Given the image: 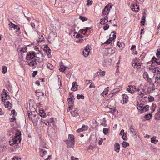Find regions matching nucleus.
<instances>
[{"mask_svg":"<svg viewBox=\"0 0 160 160\" xmlns=\"http://www.w3.org/2000/svg\"><path fill=\"white\" fill-rule=\"evenodd\" d=\"M21 135L20 132L19 131L17 132L15 136L11 138L9 141V144L10 145H13L14 144H17L19 143L21 141V139L20 136Z\"/></svg>","mask_w":160,"mask_h":160,"instance_id":"1","label":"nucleus"},{"mask_svg":"<svg viewBox=\"0 0 160 160\" xmlns=\"http://www.w3.org/2000/svg\"><path fill=\"white\" fill-rule=\"evenodd\" d=\"M40 58H39L36 57L33 60H29L27 61V62L28 63V65L31 67H35L36 66L38 62H42V61L43 60V59H42V60L41 61H40Z\"/></svg>","mask_w":160,"mask_h":160,"instance_id":"2","label":"nucleus"},{"mask_svg":"<svg viewBox=\"0 0 160 160\" xmlns=\"http://www.w3.org/2000/svg\"><path fill=\"white\" fill-rule=\"evenodd\" d=\"M36 55V54L35 52H33L32 53H28L26 58L27 61L29 60L30 61L31 60H33L36 57H38Z\"/></svg>","mask_w":160,"mask_h":160,"instance_id":"3","label":"nucleus"},{"mask_svg":"<svg viewBox=\"0 0 160 160\" xmlns=\"http://www.w3.org/2000/svg\"><path fill=\"white\" fill-rule=\"evenodd\" d=\"M111 8L112 7L111 6H109L108 5H106L102 11V15L103 16H107L109 13L110 8Z\"/></svg>","mask_w":160,"mask_h":160,"instance_id":"4","label":"nucleus"},{"mask_svg":"<svg viewBox=\"0 0 160 160\" xmlns=\"http://www.w3.org/2000/svg\"><path fill=\"white\" fill-rule=\"evenodd\" d=\"M39 119V115L38 114H32V117L30 120L33 123L37 124Z\"/></svg>","mask_w":160,"mask_h":160,"instance_id":"5","label":"nucleus"},{"mask_svg":"<svg viewBox=\"0 0 160 160\" xmlns=\"http://www.w3.org/2000/svg\"><path fill=\"white\" fill-rule=\"evenodd\" d=\"M113 34L112 36V37H111V34L110 35V37L108 39V40H107L105 42V44H110L111 42L113 40H114L115 38H116V36L115 35V32L113 31L112 32L111 34Z\"/></svg>","mask_w":160,"mask_h":160,"instance_id":"6","label":"nucleus"},{"mask_svg":"<svg viewBox=\"0 0 160 160\" xmlns=\"http://www.w3.org/2000/svg\"><path fill=\"white\" fill-rule=\"evenodd\" d=\"M106 109H108V111L111 113H113L115 110V107L114 106H112L111 105H108L105 107Z\"/></svg>","mask_w":160,"mask_h":160,"instance_id":"7","label":"nucleus"},{"mask_svg":"<svg viewBox=\"0 0 160 160\" xmlns=\"http://www.w3.org/2000/svg\"><path fill=\"white\" fill-rule=\"evenodd\" d=\"M64 142L67 145L68 148H73L74 147L75 141L69 142L68 140H65Z\"/></svg>","mask_w":160,"mask_h":160,"instance_id":"8","label":"nucleus"},{"mask_svg":"<svg viewBox=\"0 0 160 160\" xmlns=\"http://www.w3.org/2000/svg\"><path fill=\"white\" fill-rule=\"evenodd\" d=\"M127 90L131 93H133L136 91V88L135 86L129 85L127 88Z\"/></svg>","mask_w":160,"mask_h":160,"instance_id":"9","label":"nucleus"},{"mask_svg":"<svg viewBox=\"0 0 160 160\" xmlns=\"http://www.w3.org/2000/svg\"><path fill=\"white\" fill-rule=\"evenodd\" d=\"M8 25L10 28H13L15 30H17V32L20 29V28L18 26L15 25L11 22H10V23L8 24Z\"/></svg>","mask_w":160,"mask_h":160,"instance_id":"10","label":"nucleus"},{"mask_svg":"<svg viewBox=\"0 0 160 160\" xmlns=\"http://www.w3.org/2000/svg\"><path fill=\"white\" fill-rule=\"evenodd\" d=\"M157 84H158V82H157L156 81L154 82V83L152 85V87H149L148 88V91L150 92H152L155 90L156 88V85Z\"/></svg>","mask_w":160,"mask_h":160,"instance_id":"11","label":"nucleus"},{"mask_svg":"<svg viewBox=\"0 0 160 160\" xmlns=\"http://www.w3.org/2000/svg\"><path fill=\"white\" fill-rule=\"evenodd\" d=\"M141 63L140 62H137L136 61H134L132 62V65L134 68L136 69H139L141 68Z\"/></svg>","mask_w":160,"mask_h":160,"instance_id":"12","label":"nucleus"},{"mask_svg":"<svg viewBox=\"0 0 160 160\" xmlns=\"http://www.w3.org/2000/svg\"><path fill=\"white\" fill-rule=\"evenodd\" d=\"M4 105L6 108L8 110H10L12 107V104L9 101H7L4 102Z\"/></svg>","mask_w":160,"mask_h":160,"instance_id":"13","label":"nucleus"},{"mask_svg":"<svg viewBox=\"0 0 160 160\" xmlns=\"http://www.w3.org/2000/svg\"><path fill=\"white\" fill-rule=\"evenodd\" d=\"M114 150L117 152H119L120 151V145L118 143H115L114 145Z\"/></svg>","mask_w":160,"mask_h":160,"instance_id":"14","label":"nucleus"},{"mask_svg":"<svg viewBox=\"0 0 160 160\" xmlns=\"http://www.w3.org/2000/svg\"><path fill=\"white\" fill-rule=\"evenodd\" d=\"M104 16V18L101 19L100 22V23L102 25L104 24L105 23H107L108 21V18L107 17V16Z\"/></svg>","mask_w":160,"mask_h":160,"instance_id":"15","label":"nucleus"},{"mask_svg":"<svg viewBox=\"0 0 160 160\" xmlns=\"http://www.w3.org/2000/svg\"><path fill=\"white\" fill-rule=\"evenodd\" d=\"M107 51L108 52L107 53L110 55L113 54L115 52V49L111 48H107Z\"/></svg>","mask_w":160,"mask_h":160,"instance_id":"16","label":"nucleus"},{"mask_svg":"<svg viewBox=\"0 0 160 160\" xmlns=\"http://www.w3.org/2000/svg\"><path fill=\"white\" fill-rule=\"evenodd\" d=\"M77 82H74L72 83V86L71 88V90L72 91H75L77 89Z\"/></svg>","mask_w":160,"mask_h":160,"instance_id":"17","label":"nucleus"},{"mask_svg":"<svg viewBox=\"0 0 160 160\" xmlns=\"http://www.w3.org/2000/svg\"><path fill=\"white\" fill-rule=\"evenodd\" d=\"M70 113L73 117H76L78 115V111L76 109L72 111H70Z\"/></svg>","mask_w":160,"mask_h":160,"instance_id":"18","label":"nucleus"},{"mask_svg":"<svg viewBox=\"0 0 160 160\" xmlns=\"http://www.w3.org/2000/svg\"><path fill=\"white\" fill-rule=\"evenodd\" d=\"M137 108L138 110L142 111V112H144V108L143 104H138L137 105Z\"/></svg>","mask_w":160,"mask_h":160,"instance_id":"19","label":"nucleus"},{"mask_svg":"<svg viewBox=\"0 0 160 160\" xmlns=\"http://www.w3.org/2000/svg\"><path fill=\"white\" fill-rule=\"evenodd\" d=\"M109 90V88L108 87L105 88L103 92L101 94V95L102 96H103L104 95H107L108 94Z\"/></svg>","mask_w":160,"mask_h":160,"instance_id":"20","label":"nucleus"},{"mask_svg":"<svg viewBox=\"0 0 160 160\" xmlns=\"http://www.w3.org/2000/svg\"><path fill=\"white\" fill-rule=\"evenodd\" d=\"M69 142L75 141V138L74 135L72 134H69L68 138V139Z\"/></svg>","mask_w":160,"mask_h":160,"instance_id":"21","label":"nucleus"},{"mask_svg":"<svg viewBox=\"0 0 160 160\" xmlns=\"http://www.w3.org/2000/svg\"><path fill=\"white\" fill-rule=\"evenodd\" d=\"M123 103H126L128 101V97L126 94H123Z\"/></svg>","mask_w":160,"mask_h":160,"instance_id":"22","label":"nucleus"},{"mask_svg":"<svg viewBox=\"0 0 160 160\" xmlns=\"http://www.w3.org/2000/svg\"><path fill=\"white\" fill-rule=\"evenodd\" d=\"M73 99H74V97L73 96H72L68 99L69 104L73 105L74 102Z\"/></svg>","mask_w":160,"mask_h":160,"instance_id":"23","label":"nucleus"},{"mask_svg":"<svg viewBox=\"0 0 160 160\" xmlns=\"http://www.w3.org/2000/svg\"><path fill=\"white\" fill-rule=\"evenodd\" d=\"M43 50L45 51L47 54L48 57L49 58H50L51 57V55L50 54L51 50L50 48L44 49Z\"/></svg>","mask_w":160,"mask_h":160,"instance_id":"24","label":"nucleus"},{"mask_svg":"<svg viewBox=\"0 0 160 160\" xmlns=\"http://www.w3.org/2000/svg\"><path fill=\"white\" fill-rule=\"evenodd\" d=\"M129 132L132 134L136 135V131L132 126H131L129 128Z\"/></svg>","mask_w":160,"mask_h":160,"instance_id":"25","label":"nucleus"},{"mask_svg":"<svg viewBox=\"0 0 160 160\" xmlns=\"http://www.w3.org/2000/svg\"><path fill=\"white\" fill-rule=\"evenodd\" d=\"M56 36L57 35L56 34L55 32H52L50 33L49 37L50 38H52L56 37Z\"/></svg>","mask_w":160,"mask_h":160,"instance_id":"26","label":"nucleus"},{"mask_svg":"<svg viewBox=\"0 0 160 160\" xmlns=\"http://www.w3.org/2000/svg\"><path fill=\"white\" fill-rule=\"evenodd\" d=\"M39 115L41 117H44L46 116V113L44 112V111L42 110H39Z\"/></svg>","mask_w":160,"mask_h":160,"instance_id":"27","label":"nucleus"},{"mask_svg":"<svg viewBox=\"0 0 160 160\" xmlns=\"http://www.w3.org/2000/svg\"><path fill=\"white\" fill-rule=\"evenodd\" d=\"M117 45H118L120 48H123L125 46V44L123 43L120 42L119 41L117 42Z\"/></svg>","mask_w":160,"mask_h":160,"instance_id":"28","label":"nucleus"},{"mask_svg":"<svg viewBox=\"0 0 160 160\" xmlns=\"http://www.w3.org/2000/svg\"><path fill=\"white\" fill-rule=\"evenodd\" d=\"M156 137H153L151 138V142H152L153 143H156L158 142V141L156 139Z\"/></svg>","mask_w":160,"mask_h":160,"instance_id":"29","label":"nucleus"},{"mask_svg":"<svg viewBox=\"0 0 160 160\" xmlns=\"http://www.w3.org/2000/svg\"><path fill=\"white\" fill-rule=\"evenodd\" d=\"M67 68V67H65L63 65H61L59 68V70L61 72H63L66 70V68Z\"/></svg>","mask_w":160,"mask_h":160,"instance_id":"30","label":"nucleus"},{"mask_svg":"<svg viewBox=\"0 0 160 160\" xmlns=\"http://www.w3.org/2000/svg\"><path fill=\"white\" fill-rule=\"evenodd\" d=\"M47 120L50 125H51V124H53L54 122V120L53 118H51Z\"/></svg>","mask_w":160,"mask_h":160,"instance_id":"31","label":"nucleus"},{"mask_svg":"<svg viewBox=\"0 0 160 160\" xmlns=\"http://www.w3.org/2000/svg\"><path fill=\"white\" fill-rule=\"evenodd\" d=\"M146 17L144 16H143L141 20V25H144L145 23Z\"/></svg>","mask_w":160,"mask_h":160,"instance_id":"32","label":"nucleus"},{"mask_svg":"<svg viewBox=\"0 0 160 160\" xmlns=\"http://www.w3.org/2000/svg\"><path fill=\"white\" fill-rule=\"evenodd\" d=\"M155 117L156 118L159 119L160 118V109L159 111L155 114Z\"/></svg>","mask_w":160,"mask_h":160,"instance_id":"33","label":"nucleus"},{"mask_svg":"<svg viewBox=\"0 0 160 160\" xmlns=\"http://www.w3.org/2000/svg\"><path fill=\"white\" fill-rule=\"evenodd\" d=\"M40 146L41 147H42L44 148H47L46 143L45 142H42L40 143Z\"/></svg>","mask_w":160,"mask_h":160,"instance_id":"34","label":"nucleus"},{"mask_svg":"<svg viewBox=\"0 0 160 160\" xmlns=\"http://www.w3.org/2000/svg\"><path fill=\"white\" fill-rule=\"evenodd\" d=\"M122 146L124 148H126L129 146V144L126 142L124 141L122 143Z\"/></svg>","mask_w":160,"mask_h":160,"instance_id":"35","label":"nucleus"},{"mask_svg":"<svg viewBox=\"0 0 160 160\" xmlns=\"http://www.w3.org/2000/svg\"><path fill=\"white\" fill-rule=\"evenodd\" d=\"M7 71V67L5 66H3L2 67V72L3 74H5Z\"/></svg>","mask_w":160,"mask_h":160,"instance_id":"36","label":"nucleus"},{"mask_svg":"<svg viewBox=\"0 0 160 160\" xmlns=\"http://www.w3.org/2000/svg\"><path fill=\"white\" fill-rule=\"evenodd\" d=\"M81 128L83 130V131H85L88 129V126L83 125L82 126Z\"/></svg>","mask_w":160,"mask_h":160,"instance_id":"37","label":"nucleus"},{"mask_svg":"<svg viewBox=\"0 0 160 160\" xmlns=\"http://www.w3.org/2000/svg\"><path fill=\"white\" fill-rule=\"evenodd\" d=\"M79 18L83 22L88 20V18H86L85 17L81 16H79Z\"/></svg>","mask_w":160,"mask_h":160,"instance_id":"38","label":"nucleus"},{"mask_svg":"<svg viewBox=\"0 0 160 160\" xmlns=\"http://www.w3.org/2000/svg\"><path fill=\"white\" fill-rule=\"evenodd\" d=\"M152 114L149 113L146 115L145 116V118L147 119V120H148L152 118Z\"/></svg>","mask_w":160,"mask_h":160,"instance_id":"39","label":"nucleus"},{"mask_svg":"<svg viewBox=\"0 0 160 160\" xmlns=\"http://www.w3.org/2000/svg\"><path fill=\"white\" fill-rule=\"evenodd\" d=\"M115 90H112V91L108 95V97L109 98L112 97L114 94L116 93V92H114Z\"/></svg>","mask_w":160,"mask_h":160,"instance_id":"40","label":"nucleus"},{"mask_svg":"<svg viewBox=\"0 0 160 160\" xmlns=\"http://www.w3.org/2000/svg\"><path fill=\"white\" fill-rule=\"evenodd\" d=\"M73 36L74 38H79L80 37L81 35L78 34L77 32H74Z\"/></svg>","mask_w":160,"mask_h":160,"instance_id":"41","label":"nucleus"},{"mask_svg":"<svg viewBox=\"0 0 160 160\" xmlns=\"http://www.w3.org/2000/svg\"><path fill=\"white\" fill-rule=\"evenodd\" d=\"M44 38L42 35L41 36H40V37L38 38V40H37V42H42L43 41Z\"/></svg>","mask_w":160,"mask_h":160,"instance_id":"42","label":"nucleus"},{"mask_svg":"<svg viewBox=\"0 0 160 160\" xmlns=\"http://www.w3.org/2000/svg\"><path fill=\"white\" fill-rule=\"evenodd\" d=\"M77 98L78 99H84V96H83L82 95H79V94H78L77 95Z\"/></svg>","mask_w":160,"mask_h":160,"instance_id":"43","label":"nucleus"},{"mask_svg":"<svg viewBox=\"0 0 160 160\" xmlns=\"http://www.w3.org/2000/svg\"><path fill=\"white\" fill-rule=\"evenodd\" d=\"M89 54V52L87 51H83V54L84 57H87L88 56Z\"/></svg>","mask_w":160,"mask_h":160,"instance_id":"44","label":"nucleus"},{"mask_svg":"<svg viewBox=\"0 0 160 160\" xmlns=\"http://www.w3.org/2000/svg\"><path fill=\"white\" fill-rule=\"evenodd\" d=\"M93 2L92 1H90L89 0H87V6H89L91 5Z\"/></svg>","mask_w":160,"mask_h":160,"instance_id":"45","label":"nucleus"},{"mask_svg":"<svg viewBox=\"0 0 160 160\" xmlns=\"http://www.w3.org/2000/svg\"><path fill=\"white\" fill-rule=\"evenodd\" d=\"M88 29V28H87L85 29L81 30V33H83V34H85L86 33Z\"/></svg>","mask_w":160,"mask_h":160,"instance_id":"46","label":"nucleus"},{"mask_svg":"<svg viewBox=\"0 0 160 160\" xmlns=\"http://www.w3.org/2000/svg\"><path fill=\"white\" fill-rule=\"evenodd\" d=\"M109 25L108 24H106L103 26V28L104 30H106L109 28Z\"/></svg>","mask_w":160,"mask_h":160,"instance_id":"47","label":"nucleus"},{"mask_svg":"<svg viewBox=\"0 0 160 160\" xmlns=\"http://www.w3.org/2000/svg\"><path fill=\"white\" fill-rule=\"evenodd\" d=\"M143 77L145 79H146L147 78H149L148 75L146 72H145L144 73Z\"/></svg>","mask_w":160,"mask_h":160,"instance_id":"48","label":"nucleus"},{"mask_svg":"<svg viewBox=\"0 0 160 160\" xmlns=\"http://www.w3.org/2000/svg\"><path fill=\"white\" fill-rule=\"evenodd\" d=\"M39 150L41 152H42L43 153V155L42 156V157H43L44 155H46V154H47V152L46 151H43V149L42 148H39Z\"/></svg>","mask_w":160,"mask_h":160,"instance_id":"49","label":"nucleus"},{"mask_svg":"<svg viewBox=\"0 0 160 160\" xmlns=\"http://www.w3.org/2000/svg\"><path fill=\"white\" fill-rule=\"evenodd\" d=\"M151 150L152 151L155 152H156L158 151V149L156 148L153 147L151 148Z\"/></svg>","mask_w":160,"mask_h":160,"instance_id":"50","label":"nucleus"},{"mask_svg":"<svg viewBox=\"0 0 160 160\" xmlns=\"http://www.w3.org/2000/svg\"><path fill=\"white\" fill-rule=\"evenodd\" d=\"M73 108V105L69 104V107L68 109V112H69L71 110H72Z\"/></svg>","mask_w":160,"mask_h":160,"instance_id":"51","label":"nucleus"},{"mask_svg":"<svg viewBox=\"0 0 160 160\" xmlns=\"http://www.w3.org/2000/svg\"><path fill=\"white\" fill-rule=\"evenodd\" d=\"M47 67L49 69L51 70L53 69V65L51 64L48 63L47 64Z\"/></svg>","mask_w":160,"mask_h":160,"instance_id":"52","label":"nucleus"},{"mask_svg":"<svg viewBox=\"0 0 160 160\" xmlns=\"http://www.w3.org/2000/svg\"><path fill=\"white\" fill-rule=\"evenodd\" d=\"M2 92L3 93V94H4V95L5 96V97H7L8 96V95L7 92V91L6 90L3 89V90Z\"/></svg>","mask_w":160,"mask_h":160,"instance_id":"53","label":"nucleus"},{"mask_svg":"<svg viewBox=\"0 0 160 160\" xmlns=\"http://www.w3.org/2000/svg\"><path fill=\"white\" fill-rule=\"evenodd\" d=\"M149 107V106L148 105H146L145 106H144V112L147 111Z\"/></svg>","mask_w":160,"mask_h":160,"instance_id":"54","label":"nucleus"},{"mask_svg":"<svg viewBox=\"0 0 160 160\" xmlns=\"http://www.w3.org/2000/svg\"><path fill=\"white\" fill-rule=\"evenodd\" d=\"M93 147L92 145H90L88 146L87 148V150L88 151H89L90 150H93Z\"/></svg>","mask_w":160,"mask_h":160,"instance_id":"55","label":"nucleus"},{"mask_svg":"<svg viewBox=\"0 0 160 160\" xmlns=\"http://www.w3.org/2000/svg\"><path fill=\"white\" fill-rule=\"evenodd\" d=\"M20 51L23 52H26L27 51V48L26 47H24L23 48H22L20 50Z\"/></svg>","mask_w":160,"mask_h":160,"instance_id":"56","label":"nucleus"},{"mask_svg":"<svg viewBox=\"0 0 160 160\" xmlns=\"http://www.w3.org/2000/svg\"><path fill=\"white\" fill-rule=\"evenodd\" d=\"M103 133L105 134H107L108 133V129L107 128H104L103 130Z\"/></svg>","mask_w":160,"mask_h":160,"instance_id":"57","label":"nucleus"},{"mask_svg":"<svg viewBox=\"0 0 160 160\" xmlns=\"http://www.w3.org/2000/svg\"><path fill=\"white\" fill-rule=\"evenodd\" d=\"M160 55V48L157 50V52L156 53V56L158 58H159Z\"/></svg>","mask_w":160,"mask_h":160,"instance_id":"58","label":"nucleus"},{"mask_svg":"<svg viewBox=\"0 0 160 160\" xmlns=\"http://www.w3.org/2000/svg\"><path fill=\"white\" fill-rule=\"evenodd\" d=\"M5 98V96H4V94H2L1 95V99H2V102L4 101L5 100H6L7 99V98H4V99H3V98Z\"/></svg>","mask_w":160,"mask_h":160,"instance_id":"59","label":"nucleus"},{"mask_svg":"<svg viewBox=\"0 0 160 160\" xmlns=\"http://www.w3.org/2000/svg\"><path fill=\"white\" fill-rule=\"evenodd\" d=\"M154 59H155V62H156L157 64L159 65H160V60L159 59H157L156 58H155Z\"/></svg>","mask_w":160,"mask_h":160,"instance_id":"60","label":"nucleus"},{"mask_svg":"<svg viewBox=\"0 0 160 160\" xmlns=\"http://www.w3.org/2000/svg\"><path fill=\"white\" fill-rule=\"evenodd\" d=\"M131 9L133 11H135V5L133 4H132L131 6Z\"/></svg>","mask_w":160,"mask_h":160,"instance_id":"61","label":"nucleus"},{"mask_svg":"<svg viewBox=\"0 0 160 160\" xmlns=\"http://www.w3.org/2000/svg\"><path fill=\"white\" fill-rule=\"evenodd\" d=\"M99 75L101 76H103L105 75V72L104 71H101L100 72Z\"/></svg>","mask_w":160,"mask_h":160,"instance_id":"62","label":"nucleus"},{"mask_svg":"<svg viewBox=\"0 0 160 160\" xmlns=\"http://www.w3.org/2000/svg\"><path fill=\"white\" fill-rule=\"evenodd\" d=\"M146 79L148 82L150 83V84L151 83L152 81L151 78H148Z\"/></svg>","mask_w":160,"mask_h":160,"instance_id":"63","label":"nucleus"},{"mask_svg":"<svg viewBox=\"0 0 160 160\" xmlns=\"http://www.w3.org/2000/svg\"><path fill=\"white\" fill-rule=\"evenodd\" d=\"M149 101L150 102L154 100V98L150 96V97H148Z\"/></svg>","mask_w":160,"mask_h":160,"instance_id":"64","label":"nucleus"}]
</instances>
